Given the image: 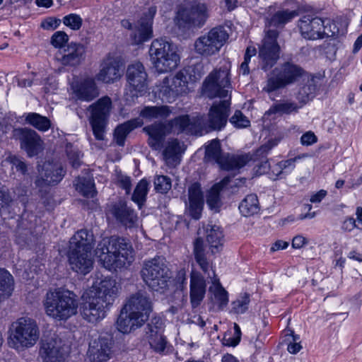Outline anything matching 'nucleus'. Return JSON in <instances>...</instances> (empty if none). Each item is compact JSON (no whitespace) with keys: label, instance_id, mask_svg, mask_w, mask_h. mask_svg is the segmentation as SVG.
<instances>
[{"label":"nucleus","instance_id":"nucleus-1","mask_svg":"<svg viewBox=\"0 0 362 362\" xmlns=\"http://www.w3.org/2000/svg\"><path fill=\"white\" fill-rule=\"evenodd\" d=\"M118 288L115 280L105 278L90 291L81 304L80 312L86 321L95 323L104 319L117 297Z\"/></svg>","mask_w":362,"mask_h":362},{"label":"nucleus","instance_id":"nucleus-2","mask_svg":"<svg viewBox=\"0 0 362 362\" xmlns=\"http://www.w3.org/2000/svg\"><path fill=\"white\" fill-rule=\"evenodd\" d=\"M44 307L49 317L57 321H66L76 314L78 303L73 293L58 289L47 293Z\"/></svg>","mask_w":362,"mask_h":362},{"label":"nucleus","instance_id":"nucleus-3","mask_svg":"<svg viewBox=\"0 0 362 362\" xmlns=\"http://www.w3.org/2000/svg\"><path fill=\"white\" fill-rule=\"evenodd\" d=\"M306 71L291 61L285 62L267 74L263 90L271 93L292 85L302 78Z\"/></svg>","mask_w":362,"mask_h":362},{"label":"nucleus","instance_id":"nucleus-4","mask_svg":"<svg viewBox=\"0 0 362 362\" xmlns=\"http://www.w3.org/2000/svg\"><path fill=\"white\" fill-rule=\"evenodd\" d=\"M176 49V46L165 39L153 40L148 52L153 68L158 73H167L177 66L180 56Z\"/></svg>","mask_w":362,"mask_h":362},{"label":"nucleus","instance_id":"nucleus-5","mask_svg":"<svg viewBox=\"0 0 362 362\" xmlns=\"http://www.w3.org/2000/svg\"><path fill=\"white\" fill-rule=\"evenodd\" d=\"M141 276L150 288L155 291L164 292L168 288L171 272L165 259L157 256L144 262Z\"/></svg>","mask_w":362,"mask_h":362},{"label":"nucleus","instance_id":"nucleus-6","mask_svg":"<svg viewBox=\"0 0 362 362\" xmlns=\"http://www.w3.org/2000/svg\"><path fill=\"white\" fill-rule=\"evenodd\" d=\"M209 18L207 6L198 1L181 5L175 19V24L182 31L202 28Z\"/></svg>","mask_w":362,"mask_h":362},{"label":"nucleus","instance_id":"nucleus-7","mask_svg":"<svg viewBox=\"0 0 362 362\" xmlns=\"http://www.w3.org/2000/svg\"><path fill=\"white\" fill-rule=\"evenodd\" d=\"M205 159L217 163L221 170L235 171L247 164V156L223 153L219 141L212 140L206 147Z\"/></svg>","mask_w":362,"mask_h":362},{"label":"nucleus","instance_id":"nucleus-8","mask_svg":"<svg viewBox=\"0 0 362 362\" xmlns=\"http://www.w3.org/2000/svg\"><path fill=\"white\" fill-rule=\"evenodd\" d=\"M230 64L226 62L218 69L211 72L204 83V93L210 98H226L228 95L229 88H230V81L229 78Z\"/></svg>","mask_w":362,"mask_h":362},{"label":"nucleus","instance_id":"nucleus-9","mask_svg":"<svg viewBox=\"0 0 362 362\" xmlns=\"http://www.w3.org/2000/svg\"><path fill=\"white\" fill-rule=\"evenodd\" d=\"M156 11V6H151L135 23L122 21V27L131 31L129 37L134 45H141L153 37V23Z\"/></svg>","mask_w":362,"mask_h":362},{"label":"nucleus","instance_id":"nucleus-10","mask_svg":"<svg viewBox=\"0 0 362 362\" xmlns=\"http://www.w3.org/2000/svg\"><path fill=\"white\" fill-rule=\"evenodd\" d=\"M228 37L229 35L224 27L213 28L195 40V52L206 57L214 55L220 51Z\"/></svg>","mask_w":362,"mask_h":362},{"label":"nucleus","instance_id":"nucleus-11","mask_svg":"<svg viewBox=\"0 0 362 362\" xmlns=\"http://www.w3.org/2000/svg\"><path fill=\"white\" fill-rule=\"evenodd\" d=\"M112 101L107 96L100 98L97 102L90 105V124L95 139L103 141L110 116Z\"/></svg>","mask_w":362,"mask_h":362},{"label":"nucleus","instance_id":"nucleus-12","mask_svg":"<svg viewBox=\"0 0 362 362\" xmlns=\"http://www.w3.org/2000/svg\"><path fill=\"white\" fill-rule=\"evenodd\" d=\"M12 341L15 348L33 346L38 340L40 332L36 322L28 317H21L13 325Z\"/></svg>","mask_w":362,"mask_h":362},{"label":"nucleus","instance_id":"nucleus-13","mask_svg":"<svg viewBox=\"0 0 362 362\" xmlns=\"http://www.w3.org/2000/svg\"><path fill=\"white\" fill-rule=\"evenodd\" d=\"M279 32L277 30H269L259 48V66L267 71L277 62L280 56V46L277 42Z\"/></svg>","mask_w":362,"mask_h":362},{"label":"nucleus","instance_id":"nucleus-14","mask_svg":"<svg viewBox=\"0 0 362 362\" xmlns=\"http://www.w3.org/2000/svg\"><path fill=\"white\" fill-rule=\"evenodd\" d=\"M127 78L129 84L127 95H129L132 100L146 92L147 74L143 64L138 62L129 65Z\"/></svg>","mask_w":362,"mask_h":362},{"label":"nucleus","instance_id":"nucleus-15","mask_svg":"<svg viewBox=\"0 0 362 362\" xmlns=\"http://www.w3.org/2000/svg\"><path fill=\"white\" fill-rule=\"evenodd\" d=\"M112 247L113 253L107 259V266L121 268L126 264L129 265L134 261V250L129 242L124 238L112 236Z\"/></svg>","mask_w":362,"mask_h":362},{"label":"nucleus","instance_id":"nucleus-16","mask_svg":"<svg viewBox=\"0 0 362 362\" xmlns=\"http://www.w3.org/2000/svg\"><path fill=\"white\" fill-rule=\"evenodd\" d=\"M66 173L62 164L59 161L47 160L42 165V170L35 181L37 187L54 186L59 184Z\"/></svg>","mask_w":362,"mask_h":362},{"label":"nucleus","instance_id":"nucleus-17","mask_svg":"<svg viewBox=\"0 0 362 362\" xmlns=\"http://www.w3.org/2000/svg\"><path fill=\"white\" fill-rule=\"evenodd\" d=\"M123 308L139 317L140 322H145L152 311V303L146 292L139 291L129 297Z\"/></svg>","mask_w":362,"mask_h":362},{"label":"nucleus","instance_id":"nucleus-18","mask_svg":"<svg viewBox=\"0 0 362 362\" xmlns=\"http://www.w3.org/2000/svg\"><path fill=\"white\" fill-rule=\"evenodd\" d=\"M113 337L105 333L90 343L88 355L90 362H106L110 358Z\"/></svg>","mask_w":362,"mask_h":362},{"label":"nucleus","instance_id":"nucleus-19","mask_svg":"<svg viewBox=\"0 0 362 362\" xmlns=\"http://www.w3.org/2000/svg\"><path fill=\"white\" fill-rule=\"evenodd\" d=\"M67 257L71 269L77 274L86 275L93 269L94 257L92 251L69 249Z\"/></svg>","mask_w":362,"mask_h":362},{"label":"nucleus","instance_id":"nucleus-20","mask_svg":"<svg viewBox=\"0 0 362 362\" xmlns=\"http://www.w3.org/2000/svg\"><path fill=\"white\" fill-rule=\"evenodd\" d=\"M298 28L305 39L314 40L324 37L327 25L321 18L305 15L299 20Z\"/></svg>","mask_w":362,"mask_h":362},{"label":"nucleus","instance_id":"nucleus-21","mask_svg":"<svg viewBox=\"0 0 362 362\" xmlns=\"http://www.w3.org/2000/svg\"><path fill=\"white\" fill-rule=\"evenodd\" d=\"M222 99L218 103H214L209 110L206 125L211 130H221L227 123L230 96L228 99Z\"/></svg>","mask_w":362,"mask_h":362},{"label":"nucleus","instance_id":"nucleus-22","mask_svg":"<svg viewBox=\"0 0 362 362\" xmlns=\"http://www.w3.org/2000/svg\"><path fill=\"white\" fill-rule=\"evenodd\" d=\"M163 323L160 317H153L145 327V336L151 347L158 353L165 351L167 341L163 336Z\"/></svg>","mask_w":362,"mask_h":362},{"label":"nucleus","instance_id":"nucleus-23","mask_svg":"<svg viewBox=\"0 0 362 362\" xmlns=\"http://www.w3.org/2000/svg\"><path fill=\"white\" fill-rule=\"evenodd\" d=\"M107 214L112 216L117 222L129 228L136 226L138 219L134 210L128 206L126 202L123 200L110 204Z\"/></svg>","mask_w":362,"mask_h":362},{"label":"nucleus","instance_id":"nucleus-24","mask_svg":"<svg viewBox=\"0 0 362 362\" xmlns=\"http://www.w3.org/2000/svg\"><path fill=\"white\" fill-rule=\"evenodd\" d=\"M71 89L78 100L86 102L92 101L100 93L95 83V78L88 76L73 81Z\"/></svg>","mask_w":362,"mask_h":362},{"label":"nucleus","instance_id":"nucleus-25","mask_svg":"<svg viewBox=\"0 0 362 362\" xmlns=\"http://www.w3.org/2000/svg\"><path fill=\"white\" fill-rule=\"evenodd\" d=\"M18 136L21 148L23 149L29 157L38 154L42 146V139L40 135L33 129L29 128H19L15 130Z\"/></svg>","mask_w":362,"mask_h":362},{"label":"nucleus","instance_id":"nucleus-26","mask_svg":"<svg viewBox=\"0 0 362 362\" xmlns=\"http://www.w3.org/2000/svg\"><path fill=\"white\" fill-rule=\"evenodd\" d=\"M188 199V203L185 202L187 213L193 219L199 220L204 207V197L199 182H194L189 187Z\"/></svg>","mask_w":362,"mask_h":362},{"label":"nucleus","instance_id":"nucleus-27","mask_svg":"<svg viewBox=\"0 0 362 362\" xmlns=\"http://www.w3.org/2000/svg\"><path fill=\"white\" fill-rule=\"evenodd\" d=\"M276 142L273 140H269L264 144L258 148L252 154L245 153L240 156H247V163L252 160L256 163L255 168H257V173L262 175L268 173L269 168V163L267 158L269 151L276 145Z\"/></svg>","mask_w":362,"mask_h":362},{"label":"nucleus","instance_id":"nucleus-28","mask_svg":"<svg viewBox=\"0 0 362 362\" xmlns=\"http://www.w3.org/2000/svg\"><path fill=\"white\" fill-rule=\"evenodd\" d=\"M206 291V282L203 275L197 271L190 274L189 298L192 307L197 308L203 301Z\"/></svg>","mask_w":362,"mask_h":362},{"label":"nucleus","instance_id":"nucleus-29","mask_svg":"<svg viewBox=\"0 0 362 362\" xmlns=\"http://www.w3.org/2000/svg\"><path fill=\"white\" fill-rule=\"evenodd\" d=\"M40 355L43 362H65L64 354L61 351V342L56 339L42 340Z\"/></svg>","mask_w":362,"mask_h":362},{"label":"nucleus","instance_id":"nucleus-30","mask_svg":"<svg viewBox=\"0 0 362 362\" xmlns=\"http://www.w3.org/2000/svg\"><path fill=\"white\" fill-rule=\"evenodd\" d=\"M86 47L81 43L70 42L63 49L60 62L64 66H76L85 59Z\"/></svg>","mask_w":362,"mask_h":362},{"label":"nucleus","instance_id":"nucleus-31","mask_svg":"<svg viewBox=\"0 0 362 362\" xmlns=\"http://www.w3.org/2000/svg\"><path fill=\"white\" fill-rule=\"evenodd\" d=\"M101 69L95 78L105 83H113L120 78L119 62L112 57H107L101 64Z\"/></svg>","mask_w":362,"mask_h":362},{"label":"nucleus","instance_id":"nucleus-32","mask_svg":"<svg viewBox=\"0 0 362 362\" xmlns=\"http://www.w3.org/2000/svg\"><path fill=\"white\" fill-rule=\"evenodd\" d=\"M148 135V144L156 151H160L163 146L165 138V126L162 123H154L143 129Z\"/></svg>","mask_w":362,"mask_h":362},{"label":"nucleus","instance_id":"nucleus-33","mask_svg":"<svg viewBox=\"0 0 362 362\" xmlns=\"http://www.w3.org/2000/svg\"><path fill=\"white\" fill-rule=\"evenodd\" d=\"M94 237L92 231L87 229L78 230L70 239L69 249L83 251H92L94 246Z\"/></svg>","mask_w":362,"mask_h":362},{"label":"nucleus","instance_id":"nucleus-34","mask_svg":"<svg viewBox=\"0 0 362 362\" xmlns=\"http://www.w3.org/2000/svg\"><path fill=\"white\" fill-rule=\"evenodd\" d=\"M200 66L199 65L196 66L192 69V71L195 69H198ZM192 68H189L188 69H182L178 71L175 76L172 79V86H174V91L175 93H178L180 95L182 93H185L187 90V85L189 81H195L198 78L201 77V75L199 74L198 76L195 75H192L191 74Z\"/></svg>","mask_w":362,"mask_h":362},{"label":"nucleus","instance_id":"nucleus-35","mask_svg":"<svg viewBox=\"0 0 362 362\" xmlns=\"http://www.w3.org/2000/svg\"><path fill=\"white\" fill-rule=\"evenodd\" d=\"M144 323L136 315H132L131 312L125 311L123 308L117 320V327L120 332L127 334L141 327Z\"/></svg>","mask_w":362,"mask_h":362},{"label":"nucleus","instance_id":"nucleus-36","mask_svg":"<svg viewBox=\"0 0 362 362\" xmlns=\"http://www.w3.org/2000/svg\"><path fill=\"white\" fill-rule=\"evenodd\" d=\"M143 120L139 117L129 119L119 124L114 132V139L119 146H124L128 134L134 129L143 125Z\"/></svg>","mask_w":362,"mask_h":362},{"label":"nucleus","instance_id":"nucleus-37","mask_svg":"<svg viewBox=\"0 0 362 362\" xmlns=\"http://www.w3.org/2000/svg\"><path fill=\"white\" fill-rule=\"evenodd\" d=\"M230 182V176H226L219 182L216 183L209 190L206 197V203L210 209L218 211L221 206V192Z\"/></svg>","mask_w":362,"mask_h":362},{"label":"nucleus","instance_id":"nucleus-38","mask_svg":"<svg viewBox=\"0 0 362 362\" xmlns=\"http://www.w3.org/2000/svg\"><path fill=\"white\" fill-rule=\"evenodd\" d=\"M206 241L213 254L218 252L223 246V233L220 226L208 224L205 229Z\"/></svg>","mask_w":362,"mask_h":362},{"label":"nucleus","instance_id":"nucleus-39","mask_svg":"<svg viewBox=\"0 0 362 362\" xmlns=\"http://www.w3.org/2000/svg\"><path fill=\"white\" fill-rule=\"evenodd\" d=\"M184 152L182 146L177 139H170L163 150L164 159L169 164H176L180 162L181 154Z\"/></svg>","mask_w":362,"mask_h":362},{"label":"nucleus","instance_id":"nucleus-40","mask_svg":"<svg viewBox=\"0 0 362 362\" xmlns=\"http://www.w3.org/2000/svg\"><path fill=\"white\" fill-rule=\"evenodd\" d=\"M193 253L194 255V259L197 263L199 264L200 269L205 274H208L209 276L210 277L209 272V269L211 268L212 262L206 258L204 247V241L202 238H197L195 239L194 242Z\"/></svg>","mask_w":362,"mask_h":362},{"label":"nucleus","instance_id":"nucleus-41","mask_svg":"<svg viewBox=\"0 0 362 362\" xmlns=\"http://www.w3.org/2000/svg\"><path fill=\"white\" fill-rule=\"evenodd\" d=\"M298 16V12L296 10H279L272 15L270 18L268 19V23L269 26H273L276 28H283L286 23L291 22Z\"/></svg>","mask_w":362,"mask_h":362},{"label":"nucleus","instance_id":"nucleus-42","mask_svg":"<svg viewBox=\"0 0 362 362\" xmlns=\"http://www.w3.org/2000/svg\"><path fill=\"white\" fill-rule=\"evenodd\" d=\"M296 158L281 160L272 165H269L270 177L274 180L282 179L295 168Z\"/></svg>","mask_w":362,"mask_h":362},{"label":"nucleus","instance_id":"nucleus-43","mask_svg":"<svg viewBox=\"0 0 362 362\" xmlns=\"http://www.w3.org/2000/svg\"><path fill=\"white\" fill-rule=\"evenodd\" d=\"M25 122L26 124L33 127L40 132L48 131L52 125L50 119L36 112H29L24 114Z\"/></svg>","mask_w":362,"mask_h":362},{"label":"nucleus","instance_id":"nucleus-44","mask_svg":"<svg viewBox=\"0 0 362 362\" xmlns=\"http://www.w3.org/2000/svg\"><path fill=\"white\" fill-rule=\"evenodd\" d=\"M300 107L296 103L286 100L274 103L267 112L268 115H290L298 112Z\"/></svg>","mask_w":362,"mask_h":362},{"label":"nucleus","instance_id":"nucleus-45","mask_svg":"<svg viewBox=\"0 0 362 362\" xmlns=\"http://www.w3.org/2000/svg\"><path fill=\"white\" fill-rule=\"evenodd\" d=\"M13 288V276L6 269L0 267V298L11 296Z\"/></svg>","mask_w":362,"mask_h":362},{"label":"nucleus","instance_id":"nucleus-46","mask_svg":"<svg viewBox=\"0 0 362 362\" xmlns=\"http://www.w3.org/2000/svg\"><path fill=\"white\" fill-rule=\"evenodd\" d=\"M239 210L245 216L257 214L259 210V201L256 194H248L240 204Z\"/></svg>","mask_w":362,"mask_h":362},{"label":"nucleus","instance_id":"nucleus-47","mask_svg":"<svg viewBox=\"0 0 362 362\" xmlns=\"http://www.w3.org/2000/svg\"><path fill=\"white\" fill-rule=\"evenodd\" d=\"M170 114V110L168 106H147L143 108L140 115L148 119H165Z\"/></svg>","mask_w":362,"mask_h":362},{"label":"nucleus","instance_id":"nucleus-48","mask_svg":"<svg viewBox=\"0 0 362 362\" xmlns=\"http://www.w3.org/2000/svg\"><path fill=\"white\" fill-rule=\"evenodd\" d=\"M148 182L146 180L142 179L137 184L132 197V200L136 203L139 208L146 201L148 191Z\"/></svg>","mask_w":362,"mask_h":362},{"label":"nucleus","instance_id":"nucleus-49","mask_svg":"<svg viewBox=\"0 0 362 362\" xmlns=\"http://www.w3.org/2000/svg\"><path fill=\"white\" fill-rule=\"evenodd\" d=\"M76 189L85 197L93 198L95 196V184L93 180L87 178H79L76 184Z\"/></svg>","mask_w":362,"mask_h":362},{"label":"nucleus","instance_id":"nucleus-50","mask_svg":"<svg viewBox=\"0 0 362 362\" xmlns=\"http://www.w3.org/2000/svg\"><path fill=\"white\" fill-rule=\"evenodd\" d=\"M317 86L315 83V79L312 77L308 80V83L301 87L298 91V98L305 103L315 96Z\"/></svg>","mask_w":362,"mask_h":362},{"label":"nucleus","instance_id":"nucleus-51","mask_svg":"<svg viewBox=\"0 0 362 362\" xmlns=\"http://www.w3.org/2000/svg\"><path fill=\"white\" fill-rule=\"evenodd\" d=\"M191 122L188 115H181L169 121L170 129L174 133L180 134L185 132L190 125Z\"/></svg>","mask_w":362,"mask_h":362},{"label":"nucleus","instance_id":"nucleus-52","mask_svg":"<svg viewBox=\"0 0 362 362\" xmlns=\"http://www.w3.org/2000/svg\"><path fill=\"white\" fill-rule=\"evenodd\" d=\"M112 243V237L109 239H103V240L98 243L96 249L97 253H100L99 257L100 259L107 264V259L110 258V255L113 253V250H111Z\"/></svg>","mask_w":362,"mask_h":362},{"label":"nucleus","instance_id":"nucleus-53","mask_svg":"<svg viewBox=\"0 0 362 362\" xmlns=\"http://www.w3.org/2000/svg\"><path fill=\"white\" fill-rule=\"evenodd\" d=\"M250 302V295L244 293L236 300L233 301L231 303V312L235 314H243L248 309V305Z\"/></svg>","mask_w":362,"mask_h":362},{"label":"nucleus","instance_id":"nucleus-54","mask_svg":"<svg viewBox=\"0 0 362 362\" xmlns=\"http://www.w3.org/2000/svg\"><path fill=\"white\" fill-rule=\"evenodd\" d=\"M172 187L171 180L166 175H158L154 180L155 190L161 194L167 193Z\"/></svg>","mask_w":362,"mask_h":362},{"label":"nucleus","instance_id":"nucleus-55","mask_svg":"<svg viewBox=\"0 0 362 362\" xmlns=\"http://www.w3.org/2000/svg\"><path fill=\"white\" fill-rule=\"evenodd\" d=\"M229 122L237 129L246 128L250 125V119L240 110H236Z\"/></svg>","mask_w":362,"mask_h":362},{"label":"nucleus","instance_id":"nucleus-56","mask_svg":"<svg viewBox=\"0 0 362 362\" xmlns=\"http://www.w3.org/2000/svg\"><path fill=\"white\" fill-rule=\"evenodd\" d=\"M63 23L73 30H78L83 24L81 17L76 13H70L62 19Z\"/></svg>","mask_w":362,"mask_h":362},{"label":"nucleus","instance_id":"nucleus-57","mask_svg":"<svg viewBox=\"0 0 362 362\" xmlns=\"http://www.w3.org/2000/svg\"><path fill=\"white\" fill-rule=\"evenodd\" d=\"M214 297L218 303L219 309L223 310L228 303V292L218 284L216 287Z\"/></svg>","mask_w":362,"mask_h":362},{"label":"nucleus","instance_id":"nucleus-58","mask_svg":"<svg viewBox=\"0 0 362 362\" xmlns=\"http://www.w3.org/2000/svg\"><path fill=\"white\" fill-rule=\"evenodd\" d=\"M68 41L69 36L65 32L57 31L52 35L50 43L55 48H62Z\"/></svg>","mask_w":362,"mask_h":362},{"label":"nucleus","instance_id":"nucleus-59","mask_svg":"<svg viewBox=\"0 0 362 362\" xmlns=\"http://www.w3.org/2000/svg\"><path fill=\"white\" fill-rule=\"evenodd\" d=\"M67 157L69 161V163L71 166L77 169L81 165V153L78 150H67L66 151Z\"/></svg>","mask_w":362,"mask_h":362},{"label":"nucleus","instance_id":"nucleus-60","mask_svg":"<svg viewBox=\"0 0 362 362\" xmlns=\"http://www.w3.org/2000/svg\"><path fill=\"white\" fill-rule=\"evenodd\" d=\"M160 94L162 95L163 100L165 98L168 102H170L171 100H175L180 95L174 91V86H172V84L170 86H163L160 89Z\"/></svg>","mask_w":362,"mask_h":362},{"label":"nucleus","instance_id":"nucleus-61","mask_svg":"<svg viewBox=\"0 0 362 362\" xmlns=\"http://www.w3.org/2000/svg\"><path fill=\"white\" fill-rule=\"evenodd\" d=\"M62 21L56 18H47L41 23V27L45 30H54L57 28Z\"/></svg>","mask_w":362,"mask_h":362},{"label":"nucleus","instance_id":"nucleus-62","mask_svg":"<svg viewBox=\"0 0 362 362\" xmlns=\"http://www.w3.org/2000/svg\"><path fill=\"white\" fill-rule=\"evenodd\" d=\"M317 141V137L311 131L303 134L300 137V143L303 146H311Z\"/></svg>","mask_w":362,"mask_h":362},{"label":"nucleus","instance_id":"nucleus-63","mask_svg":"<svg viewBox=\"0 0 362 362\" xmlns=\"http://www.w3.org/2000/svg\"><path fill=\"white\" fill-rule=\"evenodd\" d=\"M235 336L226 340V344L230 346H237L240 341L241 330L238 324H234Z\"/></svg>","mask_w":362,"mask_h":362},{"label":"nucleus","instance_id":"nucleus-64","mask_svg":"<svg viewBox=\"0 0 362 362\" xmlns=\"http://www.w3.org/2000/svg\"><path fill=\"white\" fill-rule=\"evenodd\" d=\"M118 182L119 183L120 187L124 189L127 194H129L132 189L130 177L120 175L118 176Z\"/></svg>","mask_w":362,"mask_h":362}]
</instances>
